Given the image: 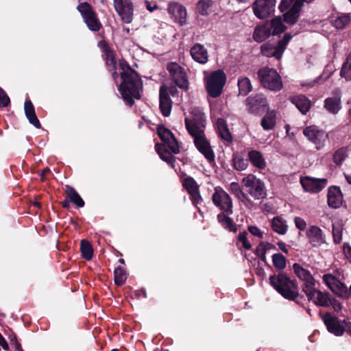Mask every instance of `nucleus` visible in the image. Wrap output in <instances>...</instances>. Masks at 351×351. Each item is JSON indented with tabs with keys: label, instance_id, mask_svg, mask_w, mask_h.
Wrapping results in <instances>:
<instances>
[{
	"label": "nucleus",
	"instance_id": "obj_46",
	"mask_svg": "<svg viewBox=\"0 0 351 351\" xmlns=\"http://www.w3.org/2000/svg\"><path fill=\"white\" fill-rule=\"evenodd\" d=\"M80 250L83 258L88 261H90L92 258L93 250L88 241L86 240H82L80 244Z\"/></svg>",
	"mask_w": 351,
	"mask_h": 351
},
{
	"label": "nucleus",
	"instance_id": "obj_3",
	"mask_svg": "<svg viewBox=\"0 0 351 351\" xmlns=\"http://www.w3.org/2000/svg\"><path fill=\"white\" fill-rule=\"evenodd\" d=\"M269 281L274 288L285 298L294 300L298 297L299 291L296 283L285 274L280 273L271 276Z\"/></svg>",
	"mask_w": 351,
	"mask_h": 351
},
{
	"label": "nucleus",
	"instance_id": "obj_55",
	"mask_svg": "<svg viewBox=\"0 0 351 351\" xmlns=\"http://www.w3.org/2000/svg\"><path fill=\"white\" fill-rule=\"evenodd\" d=\"M294 223L297 228L300 230H304L306 228V223L305 220L300 217L294 218Z\"/></svg>",
	"mask_w": 351,
	"mask_h": 351
},
{
	"label": "nucleus",
	"instance_id": "obj_52",
	"mask_svg": "<svg viewBox=\"0 0 351 351\" xmlns=\"http://www.w3.org/2000/svg\"><path fill=\"white\" fill-rule=\"evenodd\" d=\"M229 190L238 199L245 197V193L237 182H231L229 186Z\"/></svg>",
	"mask_w": 351,
	"mask_h": 351
},
{
	"label": "nucleus",
	"instance_id": "obj_28",
	"mask_svg": "<svg viewBox=\"0 0 351 351\" xmlns=\"http://www.w3.org/2000/svg\"><path fill=\"white\" fill-rule=\"evenodd\" d=\"M271 35V29L266 23L262 25H258L255 27L253 33V39L258 43H261L268 38Z\"/></svg>",
	"mask_w": 351,
	"mask_h": 351
},
{
	"label": "nucleus",
	"instance_id": "obj_13",
	"mask_svg": "<svg viewBox=\"0 0 351 351\" xmlns=\"http://www.w3.org/2000/svg\"><path fill=\"white\" fill-rule=\"evenodd\" d=\"M171 77L180 88L187 90L189 83L184 69L176 62H170L167 67Z\"/></svg>",
	"mask_w": 351,
	"mask_h": 351
},
{
	"label": "nucleus",
	"instance_id": "obj_19",
	"mask_svg": "<svg viewBox=\"0 0 351 351\" xmlns=\"http://www.w3.org/2000/svg\"><path fill=\"white\" fill-rule=\"evenodd\" d=\"M167 12L175 22L180 25L186 23L187 12L184 6L177 2H170L168 4Z\"/></svg>",
	"mask_w": 351,
	"mask_h": 351
},
{
	"label": "nucleus",
	"instance_id": "obj_15",
	"mask_svg": "<svg viewBox=\"0 0 351 351\" xmlns=\"http://www.w3.org/2000/svg\"><path fill=\"white\" fill-rule=\"evenodd\" d=\"M328 330L336 336H341L346 331V320H339L337 317L328 313L322 317Z\"/></svg>",
	"mask_w": 351,
	"mask_h": 351
},
{
	"label": "nucleus",
	"instance_id": "obj_5",
	"mask_svg": "<svg viewBox=\"0 0 351 351\" xmlns=\"http://www.w3.org/2000/svg\"><path fill=\"white\" fill-rule=\"evenodd\" d=\"M247 193L255 200L263 199L267 196V190L263 181L255 175L250 173L241 180Z\"/></svg>",
	"mask_w": 351,
	"mask_h": 351
},
{
	"label": "nucleus",
	"instance_id": "obj_22",
	"mask_svg": "<svg viewBox=\"0 0 351 351\" xmlns=\"http://www.w3.org/2000/svg\"><path fill=\"white\" fill-rule=\"evenodd\" d=\"M293 269L298 278L304 281L302 285L303 291H305L307 287L316 285L315 279L307 269L304 268L299 263H294L293 265Z\"/></svg>",
	"mask_w": 351,
	"mask_h": 351
},
{
	"label": "nucleus",
	"instance_id": "obj_45",
	"mask_svg": "<svg viewBox=\"0 0 351 351\" xmlns=\"http://www.w3.org/2000/svg\"><path fill=\"white\" fill-rule=\"evenodd\" d=\"M213 2L211 0H200L197 4V10L202 16H206L209 14Z\"/></svg>",
	"mask_w": 351,
	"mask_h": 351
},
{
	"label": "nucleus",
	"instance_id": "obj_16",
	"mask_svg": "<svg viewBox=\"0 0 351 351\" xmlns=\"http://www.w3.org/2000/svg\"><path fill=\"white\" fill-rule=\"evenodd\" d=\"M116 12L125 23H130L133 19L134 7L130 0H113Z\"/></svg>",
	"mask_w": 351,
	"mask_h": 351
},
{
	"label": "nucleus",
	"instance_id": "obj_9",
	"mask_svg": "<svg viewBox=\"0 0 351 351\" xmlns=\"http://www.w3.org/2000/svg\"><path fill=\"white\" fill-rule=\"evenodd\" d=\"M302 133L317 150L324 148L328 138V134L315 125L306 126L303 129Z\"/></svg>",
	"mask_w": 351,
	"mask_h": 351
},
{
	"label": "nucleus",
	"instance_id": "obj_42",
	"mask_svg": "<svg viewBox=\"0 0 351 351\" xmlns=\"http://www.w3.org/2000/svg\"><path fill=\"white\" fill-rule=\"evenodd\" d=\"M232 166L237 171H244L248 167V161L239 154H234L232 156Z\"/></svg>",
	"mask_w": 351,
	"mask_h": 351
},
{
	"label": "nucleus",
	"instance_id": "obj_50",
	"mask_svg": "<svg viewBox=\"0 0 351 351\" xmlns=\"http://www.w3.org/2000/svg\"><path fill=\"white\" fill-rule=\"evenodd\" d=\"M114 282L117 285H123L127 278L125 270L121 267H118L114 269Z\"/></svg>",
	"mask_w": 351,
	"mask_h": 351
},
{
	"label": "nucleus",
	"instance_id": "obj_6",
	"mask_svg": "<svg viewBox=\"0 0 351 351\" xmlns=\"http://www.w3.org/2000/svg\"><path fill=\"white\" fill-rule=\"evenodd\" d=\"M258 76L263 86L270 90L277 92L283 87L281 77L274 69L262 68L258 71Z\"/></svg>",
	"mask_w": 351,
	"mask_h": 351
},
{
	"label": "nucleus",
	"instance_id": "obj_30",
	"mask_svg": "<svg viewBox=\"0 0 351 351\" xmlns=\"http://www.w3.org/2000/svg\"><path fill=\"white\" fill-rule=\"evenodd\" d=\"M247 157L252 165L258 169H264L266 167V161L260 152L251 150L248 152Z\"/></svg>",
	"mask_w": 351,
	"mask_h": 351
},
{
	"label": "nucleus",
	"instance_id": "obj_56",
	"mask_svg": "<svg viewBox=\"0 0 351 351\" xmlns=\"http://www.w3.org/2000/svg\"><path fill=\"white\" fill-rule=\"evenodd\" d=\"M249 232L254 236H256L260 239H262L263 237V234L261 230L255 226H251L248 227Z\"/></svg>",
	"mask_w": 351,
	"mask_h": 351
},
{
	"label": "nucleus",
	"instance_id": "obj_27",
	"mask_svg": "<svg viewBox=\"0 0 351 351\" xmlns=\"http://www.w3.org/2000/svg\"><path fill=\"white\" fill-rule=\"evenodd\" d=\"M351 21V13H338L331 18V24L337 29H343Z\"/></svg>",
	"mask_w": 351,
	"mask_h": 351
},
{
	"label": "nucleus",
	"instance_id": "obj_34",
	"mask_svg": "<svg viewBox=\"0 0 351 351\" xmlns=\"http://www.w3.org/2000/svg\"><path fill=\"white\" fill-rule=\"evenodd\" d=\"M284 23L282 16H276L267 23L271 29V34L276 35L281 34L285 30L286 26Z\"/></svg>",
	"mask_w": 351,
	"mask_h": 351
},
{
	"label": "nucleus",
	"instance_id": "obj_41",
	"mask_svg": "<svg viewBox=\"0 0 351 351\" xmlns=\"http://www.w3.org/2000/svg\"><path fill=\"white\" fill-rule=\"evenodd\" d=\"M238 87L239 94L243 96H246L252 90L251 82L247 77H241L238 79Z\"/></svg>",
	"mask_w": 351,
	"mask_h": 351
},
{
	"label": "nucleus",
	"instance_id": "obj_14",
	"mask_svg": "<svg viewBox=\"0 0 351 351\" xmlns=\"http://www.w3.org/2000/svg\"><path fill=\"white\" fill-rule=\"evenodd\" d=\"M276 0H256L252 5L254 15L260 19L269 16L274 11Z\"/></svg>",
	"mask_w": 351,
	"mask_h": 351
},
{
	"label": "nucleus",
	"instance_id": "obj_32",
	"mask_svg": "<svg viewBox=\"0 0 351 351\" xmlns=\"http://www.w3.org/2000/svg\"><path fill=\"white\" fill-rule=\"evenodd\" d=\"M324 107L329 112L337 114L341 109V97L339 93H337L335 97L326 99Z\"/></svg>",
	"mask_w": 351,
	"mask_h": 351
},
{
	"label": "nucleus",
	"instance_id": "obj_59",
	"mask_svg": "<svg viewBox=\"0 0 351 351\" xmlns=\"http://www.w3.org/2000/svg\"><path fill=\"white\" fill-rule=\"evenodd\" d=\"M145 3L146 5V8L151 12L158 9V5L156 3L145 1Z\"/></svg>",
	"mask_w": 351,
	"mask_h": 351
},
{
	"label": "nucleus",
	"instance_id": "obj_53",
	"mask_svg": "<svg viewBox=\"0 0 351 351\" xmlns=\"http://www.w3.org/2000/svg\"><path fill=\"white\" fill-rule=\"evenodd\" d=\"M247 233L245 231L240 232L238 236V240L242 243L243 248L245 250H250L252 247L250 243L247 241Z\"/></svg>",
	"mask_w": 351,
	"mask_h": 351
},
{
	"label": "nucleus",
	"instance_id": "obj_23",
	"mask_svg": "<svg viewBox=\"0 0 351 351\" xmlns=\"http://www.w3.org/2000/svg\"><path fill=\"white\" fill-rule=\"evenodd\" d=\"M190 55L195 62L201 64H206L208 60V50L200 43H195L191 47Z\"/></svg>",
	"mask_w": 351,
	"mask_h": 351
},
{
	"label": "nucleus",
	"instance_id": "obj_49",
	"mask_svg": "<svg viewBox=\"0 0 351 351\" xmlns=\"http://www.w3.org/2000/svg\"><path fill=\"white\" fill-rule=\"evenodd\" d=\"M272 261L274 267L279 270H282L286 267L285 257L280 253L274 254L272 256Z\"/></svg>",
	"mask_w": 351,
	"mask_h": 351
},
{
	"label": "nucleus",
	"instance_id": "obj_2",
	"mask_svg": "<svg viewBox=\"0 0 351 351\" xmlns=\"http://www.w3.org/2000/svg\"><path fill=\"white\" fill-rule=\"evenodd\" d=\"M122 70L121 73V82L118 86L122 99L130 106L134 103V99H140V92L143 88L141 80L138 73L129 66L123 60L119 62Z\"/></svg>",
	"mask_w": 351,
	"mask_h": 351
},
{
	"label": "nucleus",
	"instance_id": "obj_20",
	"mask_svg": "<svg viewBox=\"0 0 351 351\" xmlns=\"http://www.w3.org/2000/svg\"><path fill=\"white\" fill-rule=\"evenodd\" d=\"M182 185L190 195L193 205L197 206L202 202L203 199L199 190V185L192 177L184 179Z\"/></svg>",
	"mask_w": 351,
	"mask_h": 351
},
{
	"label": "nucleus",
	"instance_id": "obj_21",
	"mask_svg": "<svg viewBox=\"0 0 351 351\" xmlns=\"http://www.w3.org/2000/svg\"><path fill=\"white\" fill-rule=\"evenodd\" d=\"M157 130L160 139L171 152L178 154L180 152V147L171 132L162 125L158 126Z\"/></svg>",
	"mask_w": 351,
	"mask_h": 351
},
{
	"label": "nucleus",
	"instance_id": "obj_58",
	"mask_svg": "<svg viewBox=\"0 0 351 351\" xmlns=\"http://www.w3.org/2000/svg\"><path fill=\"white\" fill-rule=\"evenodd\" d=\"M330 305L332 306V308L336 312H339L341 310V304L337 300H331Z\"/></svg>",
	"mask_w": 351,
	"mask_h": 351
},
{
	"label": "nucleus",
	"instance_id": "obj_64",
	"mask_svg": "<svg viewBox=\"0 0 351 351\" xmlns=\"http://www.w3.org/2000/svg\"><path fill=\"white\" fill-rule=\"evenodd\" d=\"M346 181L351 185V174H345Z\"/></svg>",
	"mask_w": 351,
	"mask_h": 351
},
{
	"label": "nucleus",
	"instance_id": "obj_11",
	"mask_svg": "<svg viewBox=\"0 0 351 351\" xmlns=\"http://www.w3.org/2000/svg\"><path fill=\"white\" fill-rule=\"evenodd\" d=\"M77 9L80 12L90 30L96 32L100 29L101 23L89 3L86 2L81 3L78 5Z\"/></svg>",
	"mask_w": 351,
	"mask_h": 351
},
{
	"label": "nucleus",
	"instance_id": "obj_29",
	"mask_svg": "<svg viewBox=\"0 0 351 351\" xmlns=\"http://www.w3.org/2000/svg\"><path fill=\"white\" fill-rule=\"evenodd\" d=\"M25 113L26 117L31 124H32L36 128H40L41 125L40 123L39 120L38 119L34 107L29 100H26L24 104Z\"/></svg>",
	"mask_w": 351,
	"mask_h": 351
},
{
	"label": "nucleus",
	"instance_id": "obj_39",
	"mask_svg": "<svg viewBox=\"0 0 351 351\" xmlns=\"http://www.w3.org/2000/svg\"><path fill=\"white\" fill-rule=\"evenodd\" d=\"M65 192L70 202H73L77 207L81 208L84 206V200L73 187L66 185L65 186Z\"/></svg>",
	"mask_w": 351,
	"mask_h": 351
},
{
	"label": "nucleus",
	"instance_id": "obj_24",
	"mask_svg": "<svg viewBox=\"0 0 351 351\" xmlns=\"http://www.w3.org/2000/svg\"><path fill=\"white\" fill-rule=\"evenodd\" d=\"M343 201V197L340 188L336 186H330L327 195L328 206L331 208H338L342 205Z\"/></svg>",
	"mask_w": 351,
	"mask_h": 351
},
{
	"label": "nucleus",
	"instance_id": "obj_31",
	"mask_svg": "<svg viewBox=\"0 0 351 351\" xmlns=\"http://www.w3.org/2000/svg\"><path fill=\"white\" fill-rule=\"evenodd\" d=\"M291 101L303 114L308 112L311 106V101L304 95L293 97Z\"/></svg>",
	"mask_w": 351,
	"mask_h": 351
},
{
	"label": "nucleus",
	"instance_id": "obj_62",
	"mask_svg": "<svg viewBox=\"0 0 351 351\" xmlns=\"http://www.w3.org/2000/svg\"><path fill=\"white\" fill-rule=\"evenodd\" d=\"M330 66H327V69H330V72L328 74L326 75L325 73H324L321 76H320V78H324V80H326L327 78H328L330 75L332 74V68H330Z\"/></svg>",
	"mask_w": 351,
	"mask_h": 351
},
{
	"label": "nucleus",
	"instance_id": "obj_40",
	"mask_svg": "<svg viewBox=\"0 0 351 351\" xmlns=\"http://www.w3.org/2000/svg\"><path fill=\"white\" fill-rule=\"evenodd\" d=\"M217 127L218 129L219 134L221 138L226 141H230L232 140L231 134L224 119H218L217 121Z\"/></svg>",
	"mask_w": 351,
	"mask_h": 351
},
{
	"label": "nucleus",
	"instance_id": "obj_4",
	"mask_svg": "<svg viewBox=\"0 0 351 351\" xmlns=\"http://www.w3.org/2000/svg\"><path fill=\"white\" fill-rule=\"evenodd\" d=\"M226 75L221 69L211 72L204 77L205 88L209 96L219 97L226 82Z\"/></svg>",
	"mask_w": 351,
	"mask_h": 351
},
{
	"label": "nucleus",
	"instance_id": "obj_1",
	"mask_svg": "<svg viewBox=\"0 0 351 351\" xmlns=\"http://www.w3.org/2000/svg\"><path fill=\"white\" fill-rule=\"evenodd\" d=\"M193 119L186 118L185 125L189 133L193 136L197 149L209 161L215 160V154L209 142L205 137L206 119L204 113L199 108L192 111Z\"/></svg>",
	"mask_w": 351,
	"mask_h": 351
},
{
	"label": "nucleus",
	"instance_id": "obj_10",
	"mask_svg": "<svg viewBox=\"0 0 351 351\" xmlns=\"http://www.w3.org/2000/svg\"><path fill=\"white\" fill-rule=\"evenodd\" d=\"M213 204L227 215L233 213V205L230 196L220 186L215 188L212 196Z\"/></svg>",
	"mask_w": 351,
	"mask_h": 351
},
{
	"label": "nucleus",
	"instance_id": "obj_57",
	"mask_svg": "<svg viewBox=\"0 0 351 351\" xmlns=\"http://www.w3.org/2000/svg\"><path fill=\"white\" fill-rule=\"evenodd\" d=\"M343 251L346 258L351 263V247L349 244L345 243L343 245Z\"/></svg>",
	"mask_w": 351,
	"mask_h": 351
},
{
	"label": "nucleus",
	"instance_id": "obj_38",
	"mask_svg": "<svg viewBox=\"0 0 351 351\" xmlns=\"http://www.w3.org/2000/svg\"><path fill=\"white\" fill-rule=\"evenodd\" d=\"M225 213H226L222 212L217 215L218 222L230 232H236L237 230L236 225L233 222L232 219Z\"/></svg>",
	"mask_w": 351,
	"mask_h": 351
},
{
	"label": "nucleus",
	"instance_id": "obj_48",
	"mask_svg": "<svg viewBox=\"0 0 351 351\" xmlns=\"http://www.w3.org/2000/svg\"><path fill=\"white\" fill-rule=\"evenodd\" d=\"M303 3V0H282L279 5V9L281 12H284L289 8L295 7L297 5H299V8H302Z\"/></svg>",
	"mask_w": 351,
	"mask_h": 351
},
{
	"label": "nucleus",
	"instance_id": "obj_26",
	"mask_svg": "<svg viewBox=\"0 0 351 351\" xmlns=\"http://www.w3.org/2000/svg\"><path fill=\"white\" fill-rule=\"evenodd\" d=\"M246 105L250 112L256 114L261 108L266 105V99L263 95H255L247 98Z\"/></svg>",
	"mask_w": 351,
	"mask_h": 351
},
{
	"label": "nucleus",
	"instance_id": "obj_54",
	"mask_svg": "<svg viewBox=\"0 0 351 351\" xmlns=\"http://www.w3.org/2000/svg\"><path fill=\"white\" fill-rule=\"evenodd\" d=\"M10 104V99L3 88L0 87V106L7 107Z\"/></svg>",
	"mask_w": 351,
	"mask_h": 351
},
{
	"label": "nucleus",
	"instance_id": "obj_7",
	"mask_svg": "<svg viewBox=\"0 0 351 351\" xmlns=\"http://www.w3.org/2000/svg\"><path fill=\"white\" fill-rule=\"evenodd\" d=\"M178 91L175 86H167L162 85L159 90V108L164 117H169L171 112L172 101L170 98L178 97Z\"/></svg>",
	"mask_w": 351,
	"mask_h": 351
},
{
	"label": "nucleus",
	"instance_id": "obj_12",
	"mask_svg": "<svg viewBox=\"0 0 351 351\" xmlns=\"http://www.w3.org/2000/svg\"><path fill=\"white\" fill-rule=\"evenodd\" d=\"M308 301L312 302L317 306L328 307L330 306L331 299L328 292L322 291L316 289L315 285L306 288L304 291Z\"/></svg>",
	"mask_w": 351,
	"mask_h": 351
},
{
	"label": "nucleus",
	"instance_id": "obj_60",
	"mask_svg": "<svg viewBox=\"0 0 351 351\" xmlns=\"http://www.w3.org/2000/svg\"><path fill=\"white\" fill-rule=\"evenodd\" d=\"M239 201L243 202L246 206H250L252 205V201L249 199V197L245 194V197H242L239 199Z\"/></svg>",
	"mask_w": 351,
	"mask_h": 351
},
{
	"label": "nucleus",
	"instance_id": "obj_18",
	"mask_svg": "<svg viewBox=\"0 0 351 351\" xmlns=\"http://www.w3.org/2000/svg\"><path fill=\"white\" fill-rule=\"evenodd\" d=\"M324 283L335 294L345 298L348 295L346 286L332 274H324L322 277Z\"/></svg>",
	"mask_w": 351,
	"mask_h": 351
},
{
	"label": "nucleus",
	"instance_id": "obj_63",
	"mask_svg": "<svg viewBox=\"0 0 351 351\" xmlns=\"http://www.w3.org/2000/svg\"><path fill=\"white\" fill-rule=\"evenodd\" d=\"M346 331L351 335V322H346Z\"/></svg>",
	"mask_w": 351,
	"mask_h": 351
},
{
	"label": "nucleus",
	"instance_id": "obj_8",
	"mask_svg": "<svg viewBox=\"0 0 351 351\" xmlns=\"http://www.w3.org/2000/svg\"><path fill=\"white\" fill-rule=\"evenodd\" d=\"M292 36L290 34H286L283 38L277 43L267 42L261 47V51L263 56L266 57H274L280 60Z\"/></svg>",
	"mask_w": 351,
	"mask_h": 351
},
{
	"label": "nucleus",
	"instance_id": "obj_35",
	"mask_svg": "<svg viewBox=\"0 0 351 351\" xmlns=\"http://www.w3.org/2000/svg\"><path fill=\"white\" fill-rule=\"evenodd\" d=\"M165 145H156V149L160 158L174 167L175 157L167 149Z\"/></svg>",
	"mask_w": 351,
	"mask_h": 351
},
{
	"label": "nucleus",
	"instance_id": "obj_33",
	"mask_svg": "<svg viewBox=\"0 0 351 351\" xmlns=\"http://www.w3.org/2000/svg\"><path fill=\"white\" fill-rule=\"evenodd\" d=\"M271 226L272 230L280 235H284L287 233L288 226L287 221L280 217H274L271 221Z\"/></svg>",
	"mask_w": 351,
	"mask_h": 351
},
{
	"label": "nucleus",
	"instance_id": "obj_51",
	"mask_svg": "<svg viewBox=\"0 0 351 351\" xmlns=\"http://www.w3.org/2000/svg\"><path fill=\"white\" fill-rule=\"evenodd\" d=\"M347 157V151L344 148H341L336 151L333 156V161L337 165H340Z\"/></svg>",
	"mask_w": 351,
	"mask_h": 351
},
{
	"label": "nucleus",
	"instance_id": "obj_44",
	"mask_svg": "<svg viewBox=\"0 0 351 351\" xmlns=\"http://www.w3.org/2000/svg\"><path fill=\"white\" fill-rule=\"evenodd\" d=\"M105 58L106 65L108 66L110 71H113L112 76L115 80L118 78V73L114 71L116 68V60L114 59L113 53L111 51H106L105 53Z\"/></svg>",
	"mask_w": 351,
	"mask_h": 351
},
{
	"label": "nucleus",
	"instance_id": "obj_17",
	"mask_svg": "<svg viewBox=\"0 0 351 351\" xmlns=\"http://www.w3.org/2000/svg\"><path fill=\"white\" fill-rule=\"evenodd\" d=\"M300 182L304 191L311 193L320 192L328 183L326 178H315L309 176L302 177Z\"/></svg>",
	"mask_w": 351,
	"mask_h": 351
},
{
	"label": "nucleus",
	"instance_id": "obj_25",
	"mask_svg": "<svg viewBox=\"0 0 351 351\" xmlns=\"http://www.w3.org/2000/svg\"><path fill=\"white\" fill-rule=\"evenodd\" d=\"M306 236L313 247H319L325 243L322 230L318 226H311L306 232Z\"/></svg>",
	"mask_w": 351,
	"mask_h": 351
},
{
	"label": "nucleus",
	"instance_id": "obj_47",
	"mask_svg": "<svg viewBox=\"0 0 351 351\" xmlns=\"http://www.w3.org/2000/svg\"><path fill=\"white\" fill-rule=\"evenodd\" d=\"M343 224L337 221L332 223V236L335 243H339L342 241Z\"/></svg>",
	"mask_w": 351,
	"mask_h": 351
},
{
	"label": "nucleus",
	"instance_id": "obj_36",
	"mask_svg": "<svg viewBox=\"0 0 351 351\" xmlns=\"http://www.w3.org/2000/svg\"><path fill=\"white\" fill-rule=\"evenodd\" d=\"M276 114L274 110H269L263 117L261 125L265 130H272L276 125Z\"/></svg>",
	"mask_w": 351,
	"mask_h": 351
},
{
	"label": "nucleus",
	"instance_id": "obj_43",
	"mask_svg": "<svg viewBox=\"0 0 351 351\" xmlns=\"http://www.w3.org/2000/svg\"><path fill=\"white\" fill-rule=\"evenodd\" d=\"M340 75L346 81L351 80V51L348 55L346 61L342 65Z\"/></svg>",
	"mask_w": 351,
	"mask_h": 351
},
{
	"label": "nucleus",
	"instance_id": "obj_37",
	"mask_svg": "<svg viewBox=\"0 0 351 351\" xmlns=\"http://www.w3.org/2000/svg\"><path fill=\"white\" fill-rule=\"evenodd\" d=\"M289 10L283 15L282 19L289 25H293L300 16L301 8L297 5L295 7H291Z\"/></svg>",
	"mask_w": 351,
	"mask_h": 351
},
{
	"label": "nucleus",
	"instance_id": "obj_61",
	"mask_svg": "<svg viewBox=\"0 0 351 351\" xmlns=\"http://www.w3.org/2000/svg\"><path fill=\"white\" fill-rule=\"evenodd\" d=\"M278 245L281 251L286 254L288 253V249L287 247L286 244L284 242H278Z\"/></svg>",
	"mask_w": 351,
	"mask_h": 351
}]
</instances>
